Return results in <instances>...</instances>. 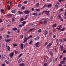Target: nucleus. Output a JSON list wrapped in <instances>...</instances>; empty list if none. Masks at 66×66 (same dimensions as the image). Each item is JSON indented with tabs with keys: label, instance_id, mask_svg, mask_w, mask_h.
<instances>
[{
	"label": "nucleus",
	"instance_id": "obj_1",
	"mask_svg": "<svg viewBox=\"0 0 66 66\" xmlns=\"http://www.w3.org/2000/svg\"><path fill=\"white\" fill-rule=\"evenodd\" d=\"M58 27H59V28L57 27L56 28V29L57 30H60V31H65V28H63L62 29L61 28H62V26H61V25L58 26Z\"/></svg>",
	"mask_w": 66,
	"mask_h": 66
},
{
	"label": "nucleus",
	"instance_id": "obj_2",
	"mask_svg": "<svg viewBox=\"0 0 66 66\" xmlns=\"http://www.w3.org/2000/svg\"><path fill=\"white\" fill-rule=\"evenodd\" d=\"M52 45V43H50L49 44L47 45L46 46V49H49L50 47V46Z\"/></svg>",
	"mask_w": 66,
	"mask_h": 66
},
{
	"label": "nucleus",
	"instance_id": "obj_3",
	"mask_svg": "<svg viewBox=\"0 0 66 66\" xmlns=\"http://www.w3.org/2000/svg\"><path fill=\"white\" fill-rule=\"evenodd\" d=\"M30 11L29 10H26L24 11V13L26 14H30Z\"/></svg>",
	"mask_w": 66,
	"mask_h": 66
},
{
	"label": "nucleus",
	"instance_id": "obj_4",
	"mask_svg": "<svg viewBox=\"0 0 66 66\" xmlns=\"http://www.w3.org/2000/svg\"><path fill=\"white\" fill-rule=\"evenodd\" d=\"M14 52H11L9 56H10V57L12 58L14 56Z\"/></svg>",
	"mask_w": 66,
	"mask_h": 66
},
{
	"label": "nucleus",
	"instance_id": "obj_5",
	"mask_svg": "<svg viewBox=\"0 0 66 66\" xmlns=\"http://www.w3.org/2000/svg\"><path fill=\"white\" fill-rule=\"evenodd\" d=\"M45 12V14H46L47 15H49V13L50 12V11H44Z\"/></svg>",
	"mask_w": 66,
	"mask_h": 66
},
{
	"label": "nucleus",
	"instance_id": "obj_6",
	"mask_svg": "<svg viewBox=\"0 0 66 66\" xmlns=\"http://www.w3.org/2000/svg\"><path fill=\"white\" fill-rule=\"evenodd\" d=\"M60 47L61 48V51H63L64 50V47L62 45H60Z\"/></svg>",
	"mask_w": 66,
	"mask_h": 66
},
{
	"label": "nucleus",
	"instance_id": "obj_7",
	"mask_svg": "<svg viewBox=\"0 0 66 66\" xmlns=\"http://www.w3.org/2000/svg\"><path fill=\"white\" fill-rule=\"evenodd\" d=\"M21 49L23 50V44L22 43L21 45Z\"/></svg>",
	"mask_w": 66,
	"mask_h": 66
},
{
	"label": "nucleus",
	"instance_id": "obj_8",
	"mask_svg": "<svg viewBox=\"0 0 66 66\" xmlns=\"http://www.w3.org/2000/svg\"><path fill=\"white\" fill-rule=\"evenodd\" d=\"M58 17H59V18L62 21H63V18H62L61 17V16H60V15H58Z\"/></svg>",
	"mask_w": 66,
	"mask_h": 66
},
{
	"label": "nucleus",
	"instance_id": "obj_9",
	"mask_svg": "<svg viewBox=\"0 0 66 66\" xmlns=\"http://www.w3.org/2000/svg\"><path fill=\"white\" fill-rule=\"evenodd\" d=\"M57 26V24L56 23H55L53 24L52 25V27H53V28H55Z\"/></svg>",
	"mask_w": 66,
	"mask_h": 66
},
{
	"label": "nucleus",
	"instance_id": "obj_10",
	"mask_svg": "<svg viewBox=\"0 0 66 66\" xmlns=\"http://www.w3.org/2000/svg\"><path fill=\"white\" fill-rule=\"evenodd\" d=\"M48 34V32L47 31H46L44 33V34L46 36Z\"/></svg>",
	"mask_w": 66,
	"mask_h": 66
},
{
	"label": "nucleus",
	"instance_id": "obj_11",
	"mask_svg": "<svg viewBox=\"0 0 66 66\" xmlns=\"http://www.w3.org/2000/svg\"><path fill=\"white\" fill-rule=\"evenodd\" d=\"M60 64H65V61H62L60 63Z\"/></svg>",
	"mask_w": 66,
	"mask_h": 66
},
{
	"label": "nucleus",
	"instance_id": "obj_12",
	"mask_svg": "<svg viewBox=\"0 0 66 66\" xmlns=\"http://www.w3.org/2000/svg\"><path fill=\"white\" fill-rule=\"evenodd\" d=\"M20 21H23L24 20V19L23 17H22L20 19Z\"/></svg>",
	"mask_w": 66,
	"mask_h": 66
},
{
	"label": "nucleus",
	"instance_id": "obj_13",
	"mask_svg": "<svg viewBox=\"0 0 66 66\" xmlns=\"http://www.w3.org/2000/svg\"><path fill=\"white\" fill-rule=\"evenodd\" d=\"M35 45H36V47H38V46H39V43L38 42H37V43H36Z\"/></svg>",
	"mask_w": 66,
	"mask_h": 66
},
{
	"label": "nucleus",
	"instance_id": "obj_14",
	"mask_svg": "<svg viewBox=\"0 0 66 66\" xmlns=\"http://www.w3.org/2000/svg\"><path fill=\"white\" fill-rule=\"evenodd\" d=\"M43 22H44V24H46V23H47V20H45L44 21H43Z\"/></svg>",
	"mask_w": 66,
	"mask_h": 66
},
{
	"label": "nucleus",
	"instance_id": "obj_15",
	"mask_svg": "<svg viewBox=\"0 0 66 66\" xmlns=\"http://www.w3.org/2000/svg\"><path fill=\"white\" fill-rule=\"evenodd\" d=\"M18 13H19V14H23V13L22 11H18Z\"/></svg>",
	"mask_w": 66,
	"mask_h": 66
},
{
	"label": "nucleus",
	"instance_id": "obj_16",
	"mask_svg": "<svg viewBox=\"0 0 66 66\" xmlns=\"http://www.w3.org/2000/svg\"><path fill=\"white\" fill-rule=\"evenodd\" d=\"M43 66H47V63H44V64H43Z\"/></svg>",
	"mask_w": 66,
	"mask_h": 66
},
{
	"label": "nucleus",
	"instance_id": "obj_17",
	"mask_svg": "<svg viewBox=\"0 0 66 66\" xmlns=\"http://www.w3.org/2000/svg\"><path fill=\"white\" fill-rule=\"evenodd\" d=\"M12 30L14 31H16V30H17V28H14L12 29Z\"/></svg>",
	"mask_w": 66,
	"mask_h": 66
},
{
	"label": "nucleus",
	"instance_id": "obj_18",
	"mask_svg": "<svg viewBox=\"0 0 66 66\" xmlns=\"http://www.w3.org/2000/svg\"><path fill=\"white\" fill-rule=\"evenodd\" d=\"M19 65L20 66H24L25 65L23 63H22L21 64H19Z\"/></svg>",
	"mask_w": 66,
	"mask_h": 66
},
{
	"label": "nucleus",
	"instance_id": "obj_19",
	"mask_svg": "<svg viewBox=\"0 0 66 66\" xmlns=\"http://www.w3.org/2000/svg\"><path fill=\"white\" fill-rule=\"evenodd\" d=\"M52 6V4H50L48 5H47V7L49 8V7H51Z\"/></svg>",
	"mask_w": 66,
	"mask_h": 66
},
{
	"label": "nucleus",
	"instance_id": "obj_20",
	"mask_svg": "<svg viewBox=\"0 0 66 66\" xmlns=\"http://www.w3.org/2000/svg\"><path fill=\"white\" fill-rule=\"evenodd\" d=\"M11 40V39H7L5 41V42H10V41Z\"/></svg>",
	"mask_w": 66,
	"mask_h": 66
},
{
	"label": "nucleus",
	"instance_id": "obj_21",
	"mask_svg": "<svg viewBox=\"0 0 66 66\" xmlns=\"http://www.w3.org/2000/svg\"><path fill=\"white\" fill-rule=\"evenodd\" d=\"M53 17L52 16H51L50 17V20L51 21H52V20H53Z\"/></svg>",
	"mask_w": 66,
	"mask_h": 66
},
{
	"label": "nucleus",
	"instance_id": "obj_22",
	"mask_svg": "<svg viewBox=\"0 0 66 66\" xmlns=\"http://www.w3.org/2000/svg\"><path fill=\"white\" fill-rule=\"evenodd\" d=\"M5 62L7 64H9L10 63V62H9L5 60Z\"/></svg>",
	"mask_w": 66,
	"mask_h": 66
},
{
	"label": "nucleus",
	"instance_id": "obj_23",
	"mask_svg": "<svg viewBox=\"0 0 66 66\" xmlns=\"http://www.w3.org/2000/svg\"><path fill=\"white\" fill-rule=\"evenodd\" d=\"M39 39V37H37L36 38L34 39V40H38V39Z\"/></svg>",
	"mask_w": 66,
	"mask_h": 66
},
{
	"label": "nucleus",
	"instance_id": "obj_24",
	"mask_svg": "<svg viewBox=\"0 0 66 66\" xmlns=\"http://www.w3.org/2000/svg\"><path fill=\"white\" fill-rule=\"evenodd\" d=\"M47 5H48L45 4V5H44L43 7V9H45V7H47Z\"/></svg>",
	"mask_w": 66,
	"mask_h": 66
},
{
	"label": "nucleus",
	"instance_id": "obj_25",
	"mask_svg": "<svg viewBox=\"0 0 66 66\" xmlns=\"http://www.w3.org/2000/svg\"><path fill=\"white\" fill-rule=\"evenodd\" d=\"M22 6V4H19L18 5V7H20Z\"/></svg>",
	"mask_w": 66,
	"mask_h": 66
},
{
	"label": "nucleus",
	"instance_id": "obj_26",
	"mask_svg": "<svg viewBox=\"0 0 66 66\" xmlns=\"http://www.w3.org/2000/svg\"><path fill=\"white\" fill-rule=\"evenodd\" d=\"M39 3H37L36 4V6L38 7L39 6Z\"/></svg>",
	"mask_w": 66,
	"mask_h": 66
},
{
	"label": "nucleus",
	"instance_id": "obj_27",
	"mask_svg": "<svg viewBox=\"0 0 66 66\" xmlns=\"http://www.w3.org/2000/svg\"><path fill=\"white\" fill-rule=\"evenodd\" d=\"M33 15L34 16H37V13H33Z\"/></svg>",
	"mask_w": 66,
	"mask_h": 66
},
{
	"label": "nucleus",
	"instance_id": "obj_28",
	"mask_svg": "<svg viewBox=\"0 0 66 66\" xmlns=\"http://www.w3.org/2000/svg\"><path fill=\"white\" fill-rule=\"evenodd\" d=\"M35 10L37 11V12H39L40 11V9H35Z\"/></svg>",
	"mask_w": 66,
	"mask_h": 66
},
{
	"label": "nucleus",
	"instance_id": "obj_29",
	"mask_svg": "<svg viewBox=\"0 0 66 66\" xmlns=\"http://www.w3.org/2000/svg\"><path fill=\"white\" fill-rule=\"evenodd\" d=\"M21 61H22V60H21V59H19L18 60V62L19 63H21Z\"/></svg>",
	"mask_w": 66,
	"mask_h": 66
},
{
	"label": "nucleus",
	"instance_id": "obj_30",
	"mask_svg": "<svg viewBox=\"0 0 66 66\" xmlns=\"http://www.w3.org/2000/svg\"><path fill=\"white\" fill-rule=\"evenodd\" d=\"M28 17H29V15L27 14L25 16V19H27V18H28Z\"/></svg>",
	"mask_w": 66,
	"mask_h": 66
},
{
	"label": "nucleus",
	"instance_id": "obj_31",
	"mask_svg": "<svg viewBox=\"0 0 66 66\" xmlns=\"http://www.w3.org/2000/svg\"><path fill=\"white\" fill-rule=\"evenodd\" d=\"M59 41H60V42H61V43H64V41L62 40L61 39H59Z\"/></svg>",
	"mask_w": 66,
	"mask_h": 66
},
{
	"label": "nucleus",
	"instance_id": "obj_32",
	"mask_svg": "<svg viewBox=\"0 0 66 66\" xmlns=\"http://www.w3.org/2000/svg\"><path fill=\"white\" fill-rule=\"evenodd\" d=\"M55 8H56V9H57V8H58V7H59V6H58V5H57V4H56L55 6Z\"/></svg>",
	"mask_w": 66,
	"mask_h": 66
},
{
	"label": "nucleus",
	"instance_id": "obj_33",
	"mask_svg": "<svg viewBox=\"0 0 66 66\" xmlns=\"http://www.w3.org/2000/svg\"><path fill=\"white\" fill-rule=\"evenodd\" d=\"M21 8L22 10H24V9H25V7H24V6H23L21 7Z\"/></svg>",
	"mask_w": 66,
	"mask_h": 66
},
{
	"label": "nucleus",
	"instance_id": "obj_34",
	"mask_svg": "<svg viewBox=\"0 0 66 66\" xmlns=\"http://www.w3.org/2000/svg\"><path fill=\"white\" fill-rule=\"evenodd\" d=\"M63 55H64L62 54L60 56V59H62V57L63 56Z\"/></svg>",
	"mask_w": 66,
	"mask_h": 66
},
{
	"label": "nucleus",
	"instance_id": "obj_35",
	"mask_svg": "<svg viewBox=\"0 0 66 66\" xmlns=\"http://www.w3.org/2000/svg\"><path fill=\"white\" fill-rule=\"evenodd\" d=\"M22 23L23 24H25L26 23V21H23L22 22Z\"/></svg>",
	"mask_w": 66,
	"mask_h": 66
},
{
	"label": "nucleus",
	"instance_id": "obj_36",
	"mask_svg": "<svg viewBox=\"0 0 66 66\" xmlns=\"http://www.w3.org/2000/svg\"><path fill=\"white\" fill-rule=\"evenodd\" d=\"M65 0H59L58 1L59 2H64Z\"/></svg>",
	"mask_w": 66,
	"mask_h": 66
},
{
	"label": "nucleus",
	"instance_id": "obj_37",
	"mask_svg": "<svg viewBox=\"0 0 66 66\" xmlns=\"http://www.w3.org/2000/svg\"><path fill=\"white\" fill-rule=\"evenodd\" d=\"M63 53H66V51L64 49L63 50Z\"/></svg>",
	"mask_w": 66,
	"mask_h": 66
},
{
	"label": "nucleus",
	"instance_id": "obj_38",
	"mask_svg": "<svg viewBox=\"0 0 66 66\" xmlns=\"http://www.w3.org/2000/svg\"><path fill=\"white\" fill-rule=\"evenodd\" d=\"M63 59L64 61H65V60H66V57H63Z\"/></svg>",
	"mask_w": 66,
	"mask_h": 66
},
{
	"label": "nucleus",
	"instance_id": "obj_39",
	"mask_svg": "<svg viewBox=\"0 0 66 66\" xmlns=\"http://www.w3.org/2000/svg\"><path fill=\"white\" fill-rule=\"evenodd\" d=\"M49 53H50V55H52V54H53V53L51 51Z\"/></svg>",
	"mask_w": 66,
	"mask_h": 66
},
{
	"label": "nucleus",
	"instance_id": "obj_40",
	"mask_svg": "<svg viewBox=\"0 0 66 66\" xmlns=\"http://www.w3.org/2000/svg\"><path fill=\"white\" fill-rule=\"evenodd\" d=\"M12 15V14H9L7 15V17H11V16Z\"/></svg>",
	"mask_w": 66,
	"mask_h": 66
},
{
	"label": "nucleus",
	"instance_id": "obj_41",
	"mask_svg": "<svg viewBox=\"0 0 66 66\" xmlns=\"http://www.w3.org/2000/svg\"><path fill=\"white\" fill-rule=\"evenodd\" d=\"M63 9L62 8L60 9L59 10V11H60V12H62V11H63Z\"/></svg>",
	"mask_w": 66,
	"mask_h": 66
},
{
	"label": "nucleus",
	"instance_id": "obj_42",
	"mask_svg": "<svg viewBox=\"0 0 66 66\" xmlns=\"http://www.w3.org/2000/svg\"><path fill=\"white\" fill-rule=\"evenodd\" d=\"M1 11L2 13H3L4 12V10L3 9H2L1 10Z\"/></svg>",
	"mask_w": 66,
	"mask_h": 66
},
{
	"label": "nucleus",
	"instance_id": "obj_43",
	"mask_svg": "<svg viewBox=\"0 0 66 66\" xmlns=\"http://www.w3.org/2000/svg\"><path fill=\"white\" fill-rule=\"evenodd\" d=\"M10 46H8L7 48L8 50L9 51H10Z\"/></svg>",
	"mask_w": 66,
	"mask_h": 66
},
{
	"label": "nucleus",
	"instance_id": "obj_44",
	"mask_svg": "<svg viewBox=\"0 0 66 66\" xmlns=\"http://www.w3.org/2000/svg\"><path fill=\"white\" fill-rule=\"evenodd\" d=\"M15 11H16V10H13L12 11V13H15Z\"/></svg>",
	"mask_w": 66,
	"mask_h": 66
},
{
	"label": "nucleus",
	"instance_id": "obj_45",
	"mask_svg": "<svg viewBox=\"0 0 66 66\" xmlns=\"http://www.w3.org/2000/svg\"><path fill=\"white\" fill-rule=\"evenodd\" d=\"M26 42H27V40H25L23 42V43H25Z\"/></svg>",
	"mask_w": 66,
	"mask_h": 66
},
{
	"label": "nucleus",
	"instance_id": "obj_46",
	"mask_svg": "<svg viewBox=\"0 0 66 66\" xmlns=\"http://www.w3.org/2000/svg\"><path fill=\"white\" fill-rule=\"evenodd\" d=\"M38 32H39V33H40L42 32V30L40 29L39 30H38Z\"/></svg>",
	"mask_w": 66,
	"mask_h": 66
},
{
	"label": "nucleus",
	"instance_id": "obj_47",
	"mask_svg": "<svg viewBox=\"0 0 66 66\" xmlns=\"http://www.w3.org/2000/svg\"><path fill=\"white\" fill-rule=\"evenodd\" d=\"M23 3H24V4H26V3H27V1H25L23 2Z\"/></svg>",
	"mask_w": 66,
	"mask_h": 66
},
{
	"label": "nucleus",
	"instance_id": "obj_48",
	"mask_svg": "<svg viewBox=\"0 0 66 66\" xmlns=\"http://www.w3.org/2000/svg\"><path fill=\"white\" fill-rule=\"evenodd\" d=\"M56 37V36L55 35H54L53 36V38H55V37Z\"/></svg>",
	"mask_w": 66,
	"mask_h": 66
},
{
	"label": "nucleus",
	"instance_id": "obj_49",
	"mask_svg": "<svg viewBox=\"0 0 66 66\" xmlns=\"http://www.w3.org/2000/svg\"><path fill=\"white\" fill-rule=\"evenodd\" d=\"M28 44L26 43L24 45V47H26V46H28Z\"/></svg>",
	"mask_w": 66,
	"mask_h": 66
},
{
	"label": "nucleus",
	"instance_id": "obj_50",
	"mask_svg": "<svg viewBox=\"0 0 66 66\" xmlns=\"http://www.w3.org/2000/svg\"><path fill=\"white\" fill-rule=\"evenodd\" d=\"M22 55V54H21L20 55L18 56V57H21Z\"/></svg>",
	"mask_w": 66,
	"mask_h": 66
},
{
	"label": "nucleus",
	"instance_id": "obj_51",
	"mask_svg": "<svg viewBox=\"0 0 66 66\" xmlns=\"http://www.w3.org/2000/svg\"><path fill=\"white\" fill-rule=\"evenodd\" d=\"M13 46L14 47H16V46H17V45L16 44H13Z\"/></svg>",
	"mask_w": 66,
	"mask_h": 66
},
{
	"label": "nucleus",
	"instance_id": "obj_52",
	"mask_svg": "<svg viewBox=\"0 0 66 66\" xmlns=\"http://www.w3.org/2000/svg\"><path fill=\"white\" fill-rule=\"evenodd\" d=\"M2 36H0V40H1L2 39Z\"/></svg>",
	"mask_w": 66,
	"mask_h": 66
},
{
	"label": "nucleus",
	"instance_id": "obj_53",
	"mask_svg": "<svg viewBox=\"0 0 66 66\" xmlns=\"http://www.w3.org/2000/svg\"><path fill=\"white\" fill-rule=\"evenodd\" d=\"M31 26L32 27H34L35 26L34 24H31Z\"/></svg>",
	"mask_w": 66,
	"mask_h": 66
},
{
	"label": "nucleus",
	"instance_id": "obj_54",
	"mask_svg": "<svg viewBox=\"0 0 66 66\" xmlns=\"http://www.w3.org/2000/svg\"><path fill=\"white\" fill-rule=\"evenodd\" d=\"M47 44H48V42H47L45 44V46H46Z\"/></svg>",
	"mask_w": 66,
	"mask_h": 66
},
{
	"label": "nucleus",
	"instance_id": "obj_55",
	"mask_svg": "<svg viewBox=\"0 0 66 66\" xmlns=\"http://www.w3.org/2000/svg\"><path fill=\"white\" fill-rule=\"evenodd\" d=\"M34 30V29H30L29 31V32H30V31H33Z\"/></svg>",
	"mask_w": 66,
	"mask_h": 66
},
{
	"label": "nucleus",
	"instance_id": "obj_56",
	"mask_svg": "<svg viewBox=\"0 0 66 66\" xmlns=\"http://www.w3.org/2000/svg\"><path fill=\"white\" fill-rule=\"evenodd\" d=\"M6 37L7 38H9L10 37V36L9 35H6Z\"/></svg>",
	"mask_w": 66,
	"mask_h": 66
},
{
	"label": "nucleus",
	"instance_id": "obj_57",
	"mask_svg": "<svg viewBox=\"0 0 66 66\" xmlns=\"http://www.w3.org/2000/svg\"><path fill=\"white\" fill-rule=\"evenodd\" d=\"M32 42H33V41L32 40L31 41L29 42V44H30V45H31V44H32Z\"/></svg>",
	"mask_w": 66,
	"mask_h": 66
},
{
	"label": "nucleus",
	"instance_id": "obj_58",
	"mask_svg": "<svg viewBox=\"0 0 66 66\" xmlns=\"http://www.w3.org/2000/svg\"><path fill=\"white\" fill-rule=\"evenodd\" d=\"M14 19H15V18H13L12 19V21L13 22H14Z\"/></svg>",
	"mask_w": 66,
	"mask_h": 66
},
{
	"label": "nucleus",
	"instance_id": "obj_59",
	"mask_svg": "<svg viewBox=\"0 0 66 66\" xmlns=\"http://www.w3.org/2000/svg\"><path fill=\"white\" fill-rule=\"evenodd\" d=\"M14 52L15 54H17V53H18V51H14Z\"/></svg>",
	"mask_w": 66,
	"mask_h": 66
},
{
	"label": "nucleus",
	"instance_id": "obj_60",
	"mask_svg": "<svg viewBox=\"0 0 66 66\" xmlns=\"http://www.w3.org/2000/svg\"><path fill=\"white\" fill-rule=\"evenodd\" d=\"M32 37V35H30V36L28 37V39H29L30 38H31Z\"/></svg>",
	"mask_w": 66,
	"mask_h": 66
},
{
	"label": "nucleus",
	"instance_id": "obj_61",
	"mask_svg": "<svg viewBox=\"0 0 66 66\" xmlns=\"http://www.w3.org/2000/svg\"><path fill=\"white\" fill-rule=\"evenodd\" d=\"M24 39H26L25 40H27V39H29V38H24Z\"/></svg>",
	"mask_w": 66,
	"mask_h": 66
},
{
	"label": "nucleus",
	"instance_id": "obj_62",
	"mask_svg": "<svg viewBox=\"0 0 66 66\" xmlns=\"http://www.w3.org/2000/svg\"><path fill=\"white\" fill-rule=\"evenodd\" d=\"M19 27H20V28H21V27H22V25L20 24L19 25Z\"/></svg>",
	"mask_w": 66,
	"mask_h": 66
},
{
	"label": "nucleus",
	"instance_id": "obj_63",
	"mask_svg": "<svg viewBox=\"0 0 66 66\" xmlns=\"http://www.w3.org/2000/svg\"><path fill=\"white\" fill-rule=\"evenodd\" d=\"M63 39V40H64V41H65V42H66V38H64Z\"/></svg>",
	"mask_w": 66,
	"mask_h": 66
},
{
	"label": "nucleus",
	"instance_id": "obj_64",
	"mask_svg": "<svg viewBox=\"0 0 66 66\" xmlns=\"http://www.w3.org/2000/svg\"><path fill=\"white\" fill-rule=\"evenodd\" d=\"M62 66V65L61 64H59L58 65V66Z\"/></svg>",
	"mask_w": 66,
	"mask_h": 66
}]
</instances>
